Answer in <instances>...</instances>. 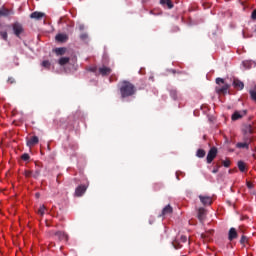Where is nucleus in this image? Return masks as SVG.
I'll use <instances>...</instances> for the list:
<instances>
[{
    "instance_id": "f257e3e1",
    "label": "nucleus",
    "mask_w": 256,
    "mask_h": 256,
    "mask_svg": "<svg viewBox=\"0 0 256 256\" xmlns=\"http://www.w3.org/2000/svg\"><path fill=\"white\" fill-rule=\"evenodd\" d=\"M118 87H119L121 99H127V97H133V95L137 93V88H135V85H133V83L127 80L122 81Z\"/></svg>"
},
{
    "instance_id": "f03ea898",
    "label": "nucleus",
    "mask_w": 256,
    "mask_h": 256,
    "mask_svg": "<svg viewBox=\"0 0 256 256\" xmlns=\"http://www.w3.org/2000/svg\"><path fill=\"white\" fill-rule=\"evenodd\" d=\"M4 27L6 29H12L14 35L18 38H20L22 33L25 32V28H23V24H21L20 22H14L13 24H6Z\"/></svg>"
},
{
    "instance_id": "7ed1b4c3",
    "label": "nucleus",
    "mask_w": 256,
    "mask_h": 256,
    "mask_svg": "<svg viewBox=\"0 0 256 256\" xmlns=\"http://www.w3.org/2000/svg\"><path fill=\"white\" fill-rule=\"evenodd\" d=\"M215 157H217V148L216 147H212L206 157V161L208 164L213 163V161L215 160Z\"/></svg>"
},
{
    "instance_id": "20e7f679",
    "label": "nucleus",
    "mask_w": 256,
    "mask_h": 256,
    "mask_svg": "<svg viewBox=\"0 0 256 256\" xmlns=\"http://www.w3.org/2000/svg\"><path fill=\"white\" fill-rule=\"evenodd\" d=\"M245 115H247V110L235 111L232 114L231 119H232V121H239V119H243V117H245Z\"/></svg>"
},
{
    "instance_id": "39448f33",
    "label": "nucleus",
    "mask_w": 256,
    "mask_h": 256,
    "mask_svg": "<svg viewBox=\"0 0 256 256\" xmlns=\"http://www.w3.org/2000/svg\"><path fill=\"white\" fill-rule=\"evenodd\" d=\"M199 199H200V203H202L204 207L213 205V198H211V196L199 195Z\"/></svg>"
},
{
    "instance_id": "423d86ee",
    "label": "nucleus",
    "mask_w": 256,
    "mask_h": 256,
    "mask_svg": "<svg viewBox=\"0 0 256 256\" xmlns=\"http://www.w3.org/2000/svg\"><path fill=\"white\" fill-rule=\"evenodd\" d=\"M205 217H207V210L205 208H199L197 218L199 219L200 223H203L205 221Z\"/></svg>"
},
{
    "instance_id": "0eeeda50",
    "label": "nucleus",
    "mask_w": 256,
    "mask_h": 256,
    "mask_svg": "<svg viewBox=\"0 0 256 256\" xmlns=\"http://www.w3.org/2000/svg\"><path fill=\"white\" fill-rule=\"evenodd\" d=\"M54 235L57 237L58 241H68L69 239V236L63 231H57Z\"/></svg>"
},
{
    "instance_id": "6e6552de",
    "label": "nucleus",
    "mask_w": 256,
    "mask_h": 256,
    "mask_svg": "<svg viewBox=\"0 0 256 256\" xmlns=\"http://www.w3.org/2000/svg\"><path fill=\"white\" fill-rule=\"evenodd\" d=\"M85 191H87V186L85 185L78 186L75 190L76 197H83Z\"/></svg>"
},
{
    "instance_id": "1a4fd4ad",
    "label": "nucleus",
    "mask_w": 256,
    "mask_h": 256,
    "mask_svg": "<svg viewBox=\"0 0 256 256\" xmlns=\"http://www.w3.org/2000/svg\"><path fill=\"white\" fill-rule=\"evenodd\" d=\"M243 135H253V126L250 124H246L242 128Z\"/></svg>"
},
{
    "instance_id": "9d476101",
    "label": "nucleus",
    "mask_w": 256,
    "mask_h": 256,
    "mask_svg": "<svg viewBox=\"0 0 256 256\" xmlns=\"http://www.w3.org/2000/svg\"><path fill=\"white\" fill-rule=\"evenodd\" d=\"M43 17H45V13L43 12H33L30 14V19H36L37 21L43 19Z\"/></svg>"
},
{
    "instance_id": "9b49d317",
    "label": "nucleus",
    "mask_w": 256,
    "mask_h": 256,
    "mask_svg": "<svg viewBox=\"0 0 256 256\" xmlns=\"http://www.w3.org/2000/svg\"><path fill=\"white\" fill-rule=\"evenodd\" d=\"M55 39L58 43H65L69 40V36L67 34H57Z\"/></svg>"
},
{
    "instance_id": "f8f14e48",
    "label": "nucleus",
    "mask_w": 256,
    "mask_h": 256,
    "mask_svg": "<svg viewBox=\"0 0 256 256\" xmlns=\"http://www.w3.org/2000/svg\"><path fill=\"white\" fill-rule=\"evenodd\" d=\"M238 234H237V229L235 228H230L228 232V239L229 241H233L234 239H237Z\"/></svg>"
},
{
    "instance_id": "ddd939ff",
    "label": "nucleus",
    "mask_w": 256,
    "mask_h": 256,
    "mask_svg": "<svg viewBox=\"0 0 256 256\" xmlns=\"http://www.w3.org/2000/svg\"><path fill=\"white\" fill-rule=\"evenodd\" d=\"M242 65H243L244 69H253V67H255L256 63H255V61H252V60H245L242 62Z\"/></svg>"
},
{
    "instance_id": "4468645a",
    "label": "nucleus",
    "mask_w": 256,
    "mask_h": 256,
    "mask_svg": "<svg viewBox=\"0 0 256 256\" xmlns=\"http://www.w3.org/2000/svg\"><path fill=\"white\" fill-rule=\"evenodd\" d=\"M229 91V84L224 83L222 87H216V92L225 95Z\"/></svg>"
},
{
    "instance_id": "2eb2a0df",
    "label": "nucleus",
    "mask_w": 256,
    "mask_h": 256,
    "mask_svg": "<svg viewBox=\"0 0 256 256\" xmlns=\"http://www.w3.org/2000/svg\"><path fill=\"white\" fill-rule=\"evenodd\" d=\"M39 143V137L33 136L27 141V147H35Z\"/></svg>"
},
{
    "instance_id": "dca6fc26",
    "label": "nucleus",
    "mask_w": 256,
    "mask_h": 256,
    "mask_svg": "<svg viewBox=\"0 0 256 256\" xmlns=\"http://www.w3.org/2000/svg\"><path fill=\"white\" fill-rule=\"evenodd\" d=\"M99 73L103 77H105L106 75H111V68L106 67V66H102V67L99 68Z\"/></svg>"
},
{
    "instance_id": "f3484780",
    "label": "nucleus",
    "mask_w": 256,
    "mask_h": 256,
    "mask_svg": "<svg viewBox=\"0 0 256 256\" xmlns=\"http://www.w3.org/2000/svg\"><path fill=\"white\" fill-rule=\"evenodd\" d=\"M233 85H234L235 89H240V90L244 89V87H245V84L242 81L237 80V79H235L233 81Z\"/></svg>"
},
{
    "instance_id": "a211bd4d",
    "label": "nucleus",
    "mask_w": 256,
    "mask_h": 256,
    "mask_svg": "<svg viewBox=\"0 0 256 256\" xmlns=\"http://www.w3.org/2000/svg\"><path fill=\"white\" fill-rule=\"evenodd\" d=\"M171 213H173V207H171V205L168 204L166 207L163 208L162 215H171Z\"/></svg>"
},
{
    "instance_id": "6ab92c4d",
    "label": "nucleus",
    "mask_w": 256,
    "mask_h": 256,
    "mask_svg": "<svg viewBox=\"0 0 256 256\" xmlns=\"http://www.w3.org/2000/svg\"><path fill=\"white\" fill-rule=\"evenodd\" d=\"M13 12H11V10L6 9V8H2L0 9V17H9V15H12Z\"/></svg>"
},
{
    "instance_id": "aec40b11",
    "label": "nucleus",
    "mask_w": 256,
    "mask_h": 256,
    "mask_svg": "<svg viewBox=\"0 0 256 256\" xmlns=\"http://www.w3.org/2000/svg\"><path fill=\"white\" fill-rule=\"evenodd\" d=\"M0 29H3V25L0 24ZM0 37L3 39V41H8L9 35L7 34V30H0Z\"/></svg>"
},
{
    "instance_id": "412c9836",
    "label": "nucleus",
    "mask_w": 256,
    "mask_h": 256,
    "mask_svg": "<svg viewBox=\"0 0 256 256\" xmlns=\"http://www.w3.org/2000/svg\"><path fill=\"white\" fill-rule=\"evenodd\" d=\"M160 4L165 7H168L169 9H173V2L171 0H160Z\"/></svg>"
},
{
    "instance_id": "4be33fe9",
    "label": "nucleus",
    "mask_w": 256,
    "mask_h": 256,
    "mask_svg": "<svg viewBox=\"0 0 256 256\" xmlns=\"http://www.w3.org/2000/svg\"><path fill=\"white\" fill-rule=\"evenodd\" d=\"M243 143H247V145H251L253 143V136L245 135L243 136Z\"/></svg>"
},
{
    "instance_id": "5701e85b",
    "label": "nucleus",
    "mask_w": 256,
    "mask_h": 256,
    "mask_svg": "<svg viewBox=\"0 0 256 256\" xmlns=\"http://www.w3.org/2000/svg\"><path fill=\"white\" fill-rule=\"evenodd\" d=\"M69 61H71V59L69 57H61L58 60L59 65L63 66V65H67V63H69Z\"/></svg>"
},
{
    "instance_id": "b1692460",
    "label": "nucleus",
    "mask_w": 256,
    "mask_h": 256,
    "mask_svg": "<svg viewBox=\"0 0 256 256\" xmlns=\"http://www.w3.org/2000/svg\"><path fill=\"white\" fill-rule=\"evenodd\" d=\"M54 52L56 55H65V53H67V48H56Z\"/></svg>"
},
{
    "instance_id": "393cba45",
    "label": "nucleus",
    "mask_w": 256,
    "mask_h": 256,
    "mask_svg": "<svg viewBox=\"0 0 256 256\" xmlns=\"http://www.w3.org/2000/svg\"><path fill=\"white\" fill-rule=\"evenodd\" d=\"M172 246L174 247V249H182L183 245H181V243L179 242V240L174 239L172 241Z\"/></svg>"
},
{
    "instance_id": "a878e982",
    "label": "nucleus",
    "mask_w": 256,
    "mask_h": 256,
    "mask_svg": "<svg viewBox=\"0 0 256 256\" xmlns=\"http://www.w3.org/2000/svg\"><path fill=\"white\" fill-rule=\"evenodd\" d=\"M236 147H237V149H249V146L247 145V143L246 142H238L237 144H236Z\"/></svg>"
},
{
    "instance_id": "bb28decb",
    "label": "nucleus",
    "mask_w": 256,
    "mask_h": 256,
    "mask_svg": "<svg viewBox=\"0 0 256 256\" xmlns=\"http://www.w3.org/2000/svg\"><path fill=\"white\" fill-rule=\"evenodd\" d=\"M245 168H246L245 162L238 161V169L239 171H241V173H245Z\"/></svg>"
},
{
    "instance_id": "cd10ccee",
    "label": "nucleus",
    "mask_w": 256,
    "mask_h": 256,
    "mask_svg": "<svg viewBox=\"0 0 256 256\" xmlns=\"http://www.w3.org/2000/svg\"><path fill=\"white\" fill-rule=\"evenodd\" d=\"M196 157H199V159H203V157H205V150L198 149L196 153Z\"/></svg>"
},
{
    "instance_id": "c85d7f7f",
    "label": "nucleus",
    "mask_w": 256,
    "mask_h": 256,
    "mask_svg": "<svg viewBox=\"0 0 256 256\" xmlns=\"http://www.w3.org/2000/svg\"><path fill=\"white\" fill-rule=\"evenodd\" d=\"M41 175V168H37L35 172H32V177L34 179H38V177Z\"/></svg>"
},
{
    "instance_id": "c756f323",
    "label": "nucleus",
    "mask_w": 256,
    "mask_h": 256,
    "mask_svg": "<svg viewBox=\"0 0 256 256\" xmlns=\"http://www.w3.org/2000/svg\"><path fill=\"white\" fill-rule=\"evenodd\" d=\"M46 209L47 208L45 207V205L40 206V208L37 211L38 215H41V217H43L45 215V210Z\"/></svg>"
},
{
    "instance_id": "7c9ffc66",
    "label": "nucleus",
    "mask_w": 256,
    "mask_h": 256,
    "mask_svg": "<svg viewBox=\"0 0 256 256\" xmlns=\"http://www.w3.org/2000/svg\"><path fill=\"white\" fill-rule=\"evenodd\" d=\"M42 67H44L45 69H49L51 67V62H49V60H44L42 62Z\"/></svg>"
},
{
    "instance_id": "2f4dec72",
    "label": "nucleus",
    "mask_w": 256,
    "mask_h": 256,
    "mask_svg": "<svg viewBox=\"0 0 256 256\" xmlns=\"http://www.w3.org/2000/svg\"><path fill=\"white\" fill-rule=\"evenodd\" d=\"M250 97L252 101H256V90L249 91Z\"/></svg>"
},
{
    "instance_id": "473e14b6",
    "label": "nucleus",
    "mask_w": 256,
    "mask_h": 256,
    "mask_svg": "<svg viewBox=\"0 0 256 256\" xmlns=\"http://www.w3.org/2000/svg\"><path fill=\"white\" fill-rule=\"evenodd\" d=\"M80 39H81V41H87V39H89V34L88 33H82L80 35Z\"/></svg>"
},
{
    "instance_id": "72a5a7b5",
    "label": "nucleus",
    "mask_w": 256,
    "mask_h": 256,
    "mask_svg": "<svg viewBox=\"0 0 256 256\" xmlns=\"http://www.w3.org/2000/svg\"><path fill=\"white\" fill-rule=\"evenodd\" d=\"M21 159L22 161H29V159H31V156H29L28 153H24L22 154Z\"/></svg>"
},
{
    "instance_id": "f704fd0d",
    "label": "nucleus",
    "mask_w": 256,
    "mask_h": 256,
    "mask_svg": "<svg viewBox=\"0 0 256 256\" xmlns=\"http://www.w3.org/2000/svg\"><path fill=\"white\" fill-rule=\"evenodd\" d=\"M216 85H225V80L223 78H216Z\"/></svg>"
},
{
    "instance_id": "c9c22d12",
    "label": "nucleus",
    "mask_w": 256,
    "mask_h": 256,
    "mask_svg": "<svg viewBox=\"0 0 256 256\" xmlns=\"http://www.w3.org/2000/svg\"><path fill=\"white\" fill-rule=\"evenodd\" d=\"M249 240L247 239V236H242L240 239L241 245H245Z\"/></svg>"
},
{
    "instance_id": "e433bc0d",
    "label": "nucleus",
    "mask_w": 256,
    "mask_h": 256,
    "mask_svg": "<svg viewBox=\"0 0 256 256\" xmlns=\"http://www.w3.org/2000/svg\"><path fill=\"white\" fill-rule=\"evenodd\" d=\"M222 165H224L225 167H231V161L229 159H226L222 161Z\"/></svg>"
},
{
    "instance_id": "4c0bfd02",
    "label": "nucleus",
    "mask_w": 256,
    "mask_h": 256,
    "mask_svg": "<svg viewBox=\"0 0 256 256\" xmlns=\"http://www.w3.org/2000/svg\"><path fill=\"white\" fill-rule=\"evenodd\" d=\"M24 175H25V177H33V171H31V170H26V171L24 172Z\"/></svg>"
},
{
    "instance_id": "58836bf2",
    "label": "nucleus",
    "mask_w": 256,
    "mask_h": 256,
    "mask_svg": "<svg viewBox=\"0 0 256 256\" xmlns=\"http://www.w3.org/2000/svg\"><path fill=\"white\" fill-rule=\"evenodd\" d=\"M180 241H181V243H187V236L182 235V236L180 237Z\"/></svg>"
},
{
    "instance_id": "ea45409f",
    "label": "nucleus",
    "mask_w": 256,
    "mask_h": 256,
    "mask_svg": "<svg viewBox=\"0 0 256 256\" xmlns=\"http://www.w3.org/2000/svg\"><path fill=\"white\" fill-rule=\"evenodd\" d=\"M251 19H252L253 21L256 20V9L252 11Z\"/></svg>"
},
{
    "instance_id": "a19ab883",
    "label": "nucleus",
    "mask_w": 256,
    "mask_h": 256,
    "mask_svg": "<svg viewBox=\"0 0 256 256\" xmlns=\"http://www.w3.org/2000/svg\"><path fill=\"white\" fill-rule=\"evenodd\" d=\"M221 166L217 165L213 170H212V173H219V168Z\"/></svg>"
},
{
    "instance_id": "79ce46f5",
    "label": "nucleus",
    "mask_w": 256,
    "mask_h": 256,
    "mask_svg": "<svg viewBox=\"0 0 256 256\" xmlns=\"http://www.w3.org/2000/svg\"><path fill=\"white\" fill-rule=\"evenodd\" d=\"M8 83H10L11 85H13V83H15V78H8Z\"/></svg>"
},
{
    "instance_id": "37998d69",
    "label": "nucleus",
    "mask_w": 256,
    "mask_h": 256,
    "mask_svg": "<svg viewBox=\"0 0 256 256\" xmlns=\"http://www.w3.org/2000/svg\"><path fill=\"white\" fill-rule=\"evenodd\" d=\"M247 187H248V189H253V183L247 182Z\"/></svg>"
},
{
    "instance_id": "c03bdc74",
    "label": "nucleus",
    "mask_w": 256,
    "mask_h": 256,
    "mask_svg": "<svg viewBox=\"0 0 256 256\" xmlns=\"http://www.w3.org/2000/svg\"><path fill=\"white\" fill-rule=\"evenodd\" d=\"M170 73H173V75H175V73H183V72H179V71H177V70H170Z\"/></svg>"
},
{
    "instance_id": "a18cd8bd",
    "label": "nucleus",
    "mask_w": 256,
    "mask_h": 256,
    "mask_svg": "<svg viewBox=\"0 0 256 256\" xmlns=\"http://www.w3.org/2000/svg\"><path fill=\"white\" fill-rule=\"evenodd\" d=\"M79 29H80V31H83V30L85 29V25L81 24V25L79 26Z\"/></svg>"
},
{
    "instance_id": "49530a36",
    "label": "nucleus",
    "mask_w": 256,
    "mask_h": 256,
    "mask_svg": "<svg viewBox=\"0 0 256 256\" xmlns=\"http://www.w3.org/2000/svg\"><path fill=\"white\" fill-rule=\"evenodd\" d=\"M201 237H202V239H205V238H207V234L202 233V234H201Z\"/></svg>"
},
{
    "instance_id": "de8ad7c7",
    "label": "nucleus",
    "mask_w": 256,
    "mask_h": 256,
    "mask_svg": "<svg viewBox=\"0 0 256 256\" xmlns=\"http://www.w3.org/2000/svg\"><path fill=\"white\" fill-rule=\"evenodd\" d=\"M95 69H96V68H92L91 71L95 72Z\"/></svg>"
}]
</instances>
